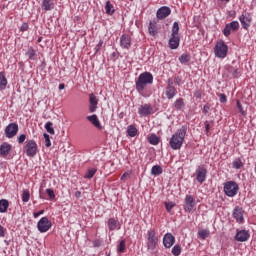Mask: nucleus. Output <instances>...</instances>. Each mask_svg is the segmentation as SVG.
<instances>
[{
    "mask_svg": "<svg viewBox=\"0 0 256 256\" xmlns=\"http://www.w3.org/2000/svg\"><path fill=\"white\" fill-rule=\"evenodd\" d=\"M163 245L165 249H171L175 245V236L171 233H166L163 237Z\"/></svg>",
    "mask_w": 256,
    "mask_h": 256,
    "instance_id": "9b49d317",
    "label": "nucleus"
},
{
    "mask_svg": "<svg viewBox=\"0 0 256 256\" xmlns=\"http://www.w3.org/2000/svg\"><path fill=\"white\" fill-rule=\"evenodd\" d=\"M43 213H45V210H40L39 212H34L33 217L35 219H37V217H39L40 215H43Z\"/></svg>",
    "mask_w": 256,
    "mask_h": 256,
    "instance_id": "052dcab7",
    "label": "nucleus"
},
{
    "mask_svg": "<svg viewBox=\"0 0 256 256\" xmlns=\"http://www.w3.org/2000/svg\"><path fill=\"white\" fill-rule=\"evenodd\" d=\"M165 95L167 99L171 100L177 95V88L172 87V86H167L165 88Z\"/></svg>",
    "mask_w": 256,
    "mask_h": 256,
    "instance_id": "412c9836",
    "label": "nucleus"
},
{
    "mask_svg": "<svg viewBox=\"0 0 256 256\" xmlns=\"http://www.w3.org/2000/svg\"><path fill=\"white\" fill-rule=\"evenodd\" d=\"M209 234H210V232H209V230H207V229H202V230L198 231V235H199L203 240L207 239V237H209Z\"/></svg>",
    "mask_w": 256,
    "mask_h": 256,
    "instance_id": "79ce46f5",
    "label": "nucleus"
},
{
    "mask_svg": "<svg viewBox=\"0 0 256 256\" xmlns=\"http://www.w3.org/2000/svg\"><path fill=\"white\" fill-rule=\"evenodd\" d=\"M17 133H19V125L17 123H10L6 126L5 135L7 139H13Z\"/></svg>",
    "mask_w": 256,
    "mask_h": 256,
    "instance_id": "0eeeda50",
    "label": "nucleus"
},
{
    "mask_svg": "<svg viewBox=\"0 0 256 256\" xmlns=\"http://www.w3.org/2000/svg\"><path fill=\"white\" fill-rule=\"evenodd\" d=\"M29 199H31V193H29V190H23L22 191L23 203H29Z\"/></svg>",
    "mask_w": 256,
    "mask_h": 256,
    "instance_id": "c9c22d12",
    "label": "nucleus"
},
{
    "mask_svg": "<svg viewBox=\"0 0 256 256\" xmlns=\"http://www.w3.org/2000/svg\"><path fill=\"white\" fill-rule=\"evenodd\" d=\"M249 232L246 231V230H240L236 233L235 235V240L236 241H239L240 243H243L245 241H248L249 240Z\"/></svg>",
    "mask_w": 256,
    "mask_h": 256,
    "instance_id": "a211bd4d",
    "label": "nucleus"
},
{
    "mask_svg": "<svg viewBox=\"0 0 256 256\" xmlns=\"http://www.w3.org/2000/svg\"><path fill=\"white\" fill-rule=\"evenodd\" d=\"M46 193L50 199H55V191H53V189L51 188L46 189Z\"/></svg>",
    "mask_w": 256,
    "mask_h": 256,
    "instance_id": "a18cd8bd",
    "label": "nucleus"
},
{
    "mask_svg": "<svg viewBox=\"0 0 256 256\" xmlns=\"http://www.w3.org/2000/svg\"><path fill=\"white\" fill-rule=\"evenodd\" d=\"M228 25H229V27L232 31H237L239 29V22L238 21H232Z\"/></svg>",
    "mask_w": 256,
    "mask_h": 256,
    "instance_id": "37998d69",
    "label": "nucleus"
},
{
    "mask_svg": "<svg viewBox=\"0 0 256 256\" xmlns=\"http://www.w3.org/2000/svg\"><path fill=\"white\" fill-rule=\"evenodd\" d=\"M10 151H11V144L7 142L2 143V145L0 146V155H2V157H7Z\"/></svg>",
    "mask_w": 256,
    "mask_h": 256,
    "instance_id": "4be33fe9",
    "label": "nucleus"
},
{
    "mask_svg": "<svg viewBox=\"0 0 256 256\" xmlns=\"http://www.w3.org/2000/svg\"><path fill=\"white\" fill-rule=\"evenodd\" d=\"M40 233H47L51 229V221L47 217H42L37 223Z\"/></svg>",
    "mask_w": 256,
    "mask_h": 256,
    "instance_id": "6e6552de",
    "label": "nucleus"
},
{
    "mask_svg": "<svg viewBox=\"0 0 256 256\" xmlns=\"http://www.w3.org/2000/svg\"><path fill=\"white\" fill-rule=\"evenodd\" d=\"M25 139H27V136L25 134H21L18 138L17 141L18 143L21 145L23 143H25Z\"/></svg>",
    "mask_w": 256,
    "mask_h": 256,
    "instance_id": "3c124183",
    "label": "nucleus"
},
{
    "mask_svg": "<svg viewBox=\"0 0 256 256\" xmlns=\"http://www.w3.org/2000/svg\"><path fill=\"white\" fill-rule=\"evenodd\" d=\"M27 29H29V24L23 23L20 28V31L25 32V31H27Z\"/></svg>",
    "mask_w": 256,
    "mask_h": 256,
    "instance_id": "bf43d9fd",
    "label": "nucleus"
},
{
    "mask_svg": "<svg viewBox=\"0 0 256 256\" xmlns=\"http://www.w3.org/2000/svg\"><path fill=\"white\" fill-rule=\"evenodd\" d=\"M231 31V26H229V24H226L223 30V34L225 35V37H229L231 35Z\"/></svg>",
    "mask_w": 256,
    "mask_h": 256,
    "instance_id": "c03bdc74",
    "label": "nucleus"
},
{
    "mask_svg": "<svg viewBox=\"0 0 256 256\" xmlns=\"http://www.w3.org/2000/svg\"><path fill=\"white\" fill-rule=\"evenodd\" d=\"M148 141L150 143V145H159V137L155 134H152L149 138Z\"/></svg>",
    "mask_w": 256,
    "mask_h": 256,
    "instance_id": "f704fd0d",
    "label": "nucleus"
},
{
    "mask_svg": "<svg viewBox=\"0 0 256 256\" xmlns=\"http://www.w3.org/2000/svg\"><path fill=\"white\" fill-rule=\"evenodd\" d=\"M147 85H153V74L151 72H143L139 75L136 81V90L138 93H143Z\"/></svg>",
    "mask_w": 256,
    "mask_h": 256,
    "instance_id": "f03ea898",
    "label": "nucleus"
},
{
    "mask_svg": "<svg viewBox=\"0 0 256 256\" xmlns=\"http://www.w3.org/2000/svg\"><path fill=\"white\" fill-rule=\"evenodd\" d=\"M206 179H207V169L199 166L196 169V181H198V183H205Z\"/></svg>",
    "mask_w": 256,
    "mask_h": 256,
    "instance_id": "ddd939ff",
    "label": "nucleus"
},
{
    "mask_svg": "<svg viewBox=\"0 0 256 256\" xmlns=\"http://www.w3.org/2000/svg\"><path fill=\"white\" fill-rule=\"evenodd\" d=\"M219 101L220 103H227V95L225 94H219Z\"/></svg>",
    "mask_w": 256,
    "mask_h": 256,
    "instance_id": "603ef678",
    "label": "nucleus"
},
{
    "mask_svg": "<svg viewBox=\"0 0 256 256\" xmlns=\"http://www.w3.org/2000/svg\"><path fill=\"white\" fill-rule=\"evenodd\" d=\"M163 173V168L160 165H154L151 169V175L155 177L161 175Z\"/></svg>",
    "mask_w": 256,
    "mask_h": 256,
    "instance_id": "cd10ccee",
    "label": "nucleus"
},
{
    "mask_svg": "<svg viewBox=\"0 0 256 256\" xmlns=\"http://www.w3.org/2000/svg\"><path fill=\"white\" fill-rule=\"evenodd\" d=\"M44 139H45V145H46L47 147H51V140H50V138H49V134L44 133Z\"/></svg>",
    "mask_w": 256,
    "mask_h": 256,
    "instance_id": "09e8293b",
    "label": "nucleus"
},
{
    "mask_svg": "<svg viewBox=\"0 0 256 256\" xmlns=\"http://www.w3.org/2000/svg\"><path fill=\"white\" fill-rule=\"evenodd\" d=\"M119 253H123L125 251V240H122L118 246Z\"/></svg>",
    "mask_w": 256,
    "mask_h": 256,
    "instance_id": "8fccbe9b",
    "label": "nucleus"
},
{
    "mask_svg": "<svg viewBox=\"0 0 256 256\" xmlns=\"http://www.w3.org/2000/svg\"><path fill=\"white\" fill-rule=\"evenodd\" d=\"M95 173H97L96 168H88L84 177H85V179H93V177L95 176Z\"/></svg>",
    "mask_w": 256,
    "mask_h": 256,
    "instance_id": "72a5a7b5",
    "label": "nucleus"
},
{
    "mask_svg": "<svg viewBox=\"0 0 256 256\" xmlns=\"http://www.w3.org/2000/svg\"><path fill=\"white\" fill-rule=\"evenodd\" d=\"M105 12L107 15H113V13H115V8L113 7V4H111V1L106 2Z\"/></svg>",
    "mask_w": 256,
    "mask_h": 256,
    "instance_id": "2f4dec72",
    "label": "nucleus"
},
{
    "mask_svg": "<svg viewBox=\"0 0 256 256\" xmlns=\"http://www.w3.org/2000/svg\"><path fill=\"white\" fill-rule=\"evenodd\" d=\"M139 115H142V117H147V115H151L153 113V107L149 104L141 105L138 109Z\"/></svg>",
    "mask_w": 256,
    "mask_h": 256,
    "instance_id": "f3484780",
    "label": "nucleus"
},
{
    "mask_svg": "<svg viewBox=\"0 0 256 256\" xmlns=\"http://www.w3.org/2000/svg\"><path fill=\"white\" fill-rule=\"evenodd\" d=\"M185 135H187V125H183L172 135L169 142L171 149L174 151L181 149L183 141H185Z\"/></svg>",
    "mask_w": 256,
    "mask_h": 256,
    "instance_id": "f257e3e1",
    "label": "nucleus"
},
{
    "mask_svg": "<svg viewBox=\"0 0 256 256\" xmlns=\"http://www.w3.org/2000/svg\"><path fill=\"white\" fill-rule=\"evenodd\" d=\"M42 9L44 11H52V9H55V2L53 0H43Z\"/></svg>",
    "mask_w": 256,
    "mask_h": 256,
    "instance_id": "b1692460",
    "label": "nucleus"
},
{
    "mask_svg": "<svg viewBox=\"0 0 256 256\" xmlns=\"http://www.w3.org/2000/svg\"><path fill=\"white\" fill-rule=\"evenodd\" d=\"M195 207V198L192 195H186L184 209L187 213H191Z\"/></svg>",
    "mask_w": 256,
    "mask_h": 256,
    "instance_id": "1a4fd4ad",
    "label": "nucleus"
},
{
    "mask_svg": "<svg viewBox=\"0 0 256 256\" xmlns=\"http://www.w3.org/2000/svg\"><path fill=\"white\" fill-rule=\"evenodd\" d=\"M204 125H205L206 133H209V131L211 129V124L209 123V121H205Z\"/></svg>",
    "mask_w": 256,
    "mask_h": 256,
    "instance_id": "13d9d810",
    "label": "nucleus"
},
{
    "mask_svg": "<svg viewBox=\"0 0 256 256\" xmlns=\"http://www.w3.org/2000/svg\"><path fill=\"white\" fill-rule=\"evenodd\" d=\"M209 109H211V107L209 105H204L203 106V113H204V115H207V113H209Z\"/></svg>",
    "mask_w": 256,
    "mask_h": 256,
    "instance_id": "680f3d73",
    "label": "nucleus"
},
{
    "mask_svg": "<svg viewBox=\"0 0 256 256\" xmlns=\"http://www.w3.org/2000/svg\"><path fill=\"white\" fill-rule=\"evenodd\" d=\"M148 32L149 35H151L152 37H157V35L159 34V25H157V22L155 20H151L149 22Z\"/></svg>",
    "mask_w": 256,
    "mask_h": 256,
    "instance_id": "2eb2a0df",
    "label": "nucleus"
},
{
    "mask_svg": "<svg viewBox=\"0 0 256 256\" xmlns=\"http://www.w3.org/2000/svg\"><path fill=\"white\" fill-rule=\"evenodd\" d=\"M180 41H181V38H179V36L171 35L168 42L170 49H178Z\"/></svg>",
    "mask_w": 256,
    "mask_h": 256,
    "instance_id": "aec40b11",
    "label": "nucleus"
},
{
    "mask_svg": "<svg viewBox=\"0 0 256 256\" xmlns=\"http://www.w3.org/2000/svg\"><path fill=\"white\" fill-rule=\"evenodd\" d=\"M179 61H180V63H182V65H187V63H189V61H191V55H189V54H182L179 57Z\"/></svg>",
    "mask_w": 256,
    "mask_h": 256,
    "instance_id": "473e14b6",
    "label": "nucleus"
},
{
    "mask_svg": "<svg viewBox=\"0 0 256 256\" xmlns=\"http://www.w3.org/2000/svg\"><path fill=\"white\" fill-rule=\"evenodd\" d=\"M45 129L50 135H55V129H53V122H47L45 124Z\"/></svg>",
    "mask_w": 256,
    "mask_h": 256,
    "instance_id": "4c0bfd02",
    "label": "nucleus"
},
{
    "mask_svg": "<svg viewBox=\"0 0 256 256\" xmlns=\"http://www.w3.org/2000/svg\"><path fill=\"white\" fill-rule=\"evenodd\" d=\"M165 207L168 213H171V210L175 207V204L172 202H165Z\"/></svg>",
    "mask_w": 256,
    "mask_h": 256,
    "instance_id": "49530a36",
    "label": "nucleus"
},
{
    "mask_svg": "<svg viewBox=\"0 0 256 256\" xmlns=\"http://www.w3.org/2000/svg\"><path fill=\"white\" fill-rule=\"evenodd\" d=\"M243 213V208L239 206L234 208L232 215L236 219L237 223H243V221H245V219L243 218Z\"/></svg>",
    "mask_w": 256,
    "mask_h": 256,
    "instance_id": "6ab92c4d",
    "label": "nucleus"
},
{
    "mask_svg": "<svg viewBox=\"0 0 256 256\" xmlns=\"http://www.w3.org/2000/svg\"><path fill=\"white\" fill-rule=\"evenodd\" d=\"M89 103L90 113H95L97 111V105H99V99H97V96H95V94L89 95Z\"/></svg>",
    "mask_w": 256,
    "mask_h": 256,
    "instance_id": "4468645a",
    "label": "nucleus"
},
{
    "mask_svg": "<svg viewBox=\"0 0 256 256\" xmlns=\"http://www.w3.org/2000/svg\"><path fill=\"white\" fill-rule=\"evenodd\" d=\"M251 14L244 13L239 17V21L243 27V29H249L251 27V21H252Z\"/></svg>",
    "mask_w": 256,
    "mask_h": 256,
    "instance_id": "9d476101",
    "label": "nucleus"
},
{
    "mask_svg": "<svg viewBox=\"0 0 256 256\" xmlns=\"http://www.w3.org/2000/svg\"><path fill=\"white\" fill-rule=\"evenodd\" d=\"M146 239H147V242H146L147 251H155L159 243V237H157V234L153 229L147 231Z\"/></svg>",
    "mask_w": 256,
    "mask_h": 256,
    "instance_id": "7ed1b4c3",
    "label": "nucleus"
},
{
    "mask_svg": "<svg viewBox=\"0 0 256 256\" xmlns=\"http://www.w3.org/2000/svg\"><path fill=\"white\" fill-rule=\"evenodd\" d=\"M120 47H122V49H131V36L123 34L120 37Z\"/></svg>",
    "mask_w": 256,
    "mask_h": 256,
    "instance_id": "dca6fc26",
    "label": "nucleus"
},
{
    "mask_svg": "<svg viewBox=\"0 0 256 256\" xmlns=\"http://www.w3.org/2000/svg\"><path fill=\"white\" fill-rule=\"evenodd\" d=\"M218 1H221V3H229V1L231 0H218Z\"/></svg>",
    "mask_w": 256,
    "mask_h": 256,
    "instance_id": "338daca9",
    "label": "nucleus"
},
{
    "mask_svg": "<svg viewBox=\"0 0 256 256\" xmlns=\"http://www.w3.org/2000/svg\"><path fill=\"white\" fill-rule=\"evenodd\" d=\"M171 15V8L162 6L156 12L157 19H167Z\"/></svg>",
    "mask_w": 256,
    "mask_h": 256,
    "instance_id": "f8f14e48",
    "label": "nucleus"
},
{
    "mask_svg": "<svg viewBox=\"0 0 256 256\" xmlns=\"http://www.w3.org/2000/svg\"><path fill=\"white\" fill-rule=\"evenodd\" d=\"M195 97H197L199 99V97H201V94L200 93H196Z\"/></svg>",
    "mask_w": 256,
    "mask_h": 256,
    "instance_id": "774afa93",
    "label": "nucleus"
},
{
    "mask_svg": "<svg viewBox=\"0 0 256 256\" xmlns=\"http://www.w3.org/2000/svg\"><path fill=\"white\" fill-rule=\"evenodd\" d=\"M25 150L27 157H35L39 151L37 142H35V140H27L25 144Z\"/></svg>",
    "mask_w": 256,
    "mask_h": 256,
    "instance_id": "423d86ee",
    "label": "nucleus"
},
{
    "mask_svg": "<svg viewBox=\"0 0 256 256\" xmlns=\"http://www.w3.org/2000/svg\"><path fill=\"white\" fill-rule=\"evenodd\" d=\"M75 197H76L77 199H80V197H81V191H76Z\"/></svg>",
    "mask_w": 256,
    "mask_h": 256,
    "instance_id": "0e129e2a",
    "label": "nucleus"
},
{
    "mask_svg": "<svg viewBox=\"0 0 256 256\" xmlns=\"http://www.w3.org/2000/svg\"><path fill=\"white\" fill-rule=\"evenodd\" d=\"M7 209H9V201L5 199L0 200V213H7Z\"/></svg>",
    "mask_w": 256,
    "mask_h": 256,
    "instance_id": "c85d7f7f",
    "label": "nucleus"
},
{
    "mask_svg": "<svg viewBox=\"0 0 256 256\" xmlns=\"http://www.w3.org/2000/svg\"><path fill=\"white\" fill-rule=\"evenodd\" d=\"M239 192V185L235 181H228L224 184V193L227 197H235Z\"/></svg>",
    "mask_w": 256,
    "mask_h": 256,
    "instance_id": "39448f33",
    "label": "nucleus"
},
{
    "mask_svg": "<svg viewBox=\"0 0 256 256\" xmlns=\"http://www.w3.org/2000/svg\"><path fill=\"white\" fill-rule=\"evenodd\" d=\"M102 47H103V40H99L98 44L94 48L95 53H99Z\"/></svg>",
    "mask_w": 256,
    "mask_h": 256,
    "instance_id": "de8ad7c7",
    "label": "nucleus"
},
{
    "mask_svg": "<svg viewBox=\"0 0 256 256\" xmlns=\"http://www.w3.org/2000/svg\"><path fill=\"white\" fill-rule=\"evenodd\" d=\"M229 52V46L225 44L223 40H220L216 43L214 47V55L218 57V59H225L227 57V53Z\"/></svg>",
    "mask_w": 256,
    "mask_h": 256,
    "instance_id": "20e7f679",
    "label": "nucleus"
},
{
    "mask_svg": "<svg viewBox=\"0 0 256 256\" xmlns=\"http://www.w3.org/2000/svg\"><path fill=\"white\" fill-rule=\"evenodd\" d=\"M87 120L96 127V129H102L101 122L99 121V118L97 115L93 114L91 116H87Z\"/></svg>",
    "mask_w": 256,
    "mask_h": 256,
    "instance_id": "5701e85b",
    "label": "nucleus"
},
{
    "mask_svg": "<svg viewBox=\"0 0 256 256\" xmlns=\"http://www.w3.org/2000/svg\"><path fill=\"white\" fill-rule=\"evenodd\" d=\"M174 83H175V80H173V78H169L167 80V87H175V86H173Z\"/></svg>",
    "mask_w": 256,
    "mask_h": 256,
    "instance_id": "4d7b16f0",
    "label": "nucleus"
},
{
    "mask_svg": "<svg viewBox=\"0 0 256 256\" xmlns=\"http://www.w3.org/2000/svg\"><path fill=\"white\" fill-rule=\"evenodd\" d=\"M107 225L109 231H115L116 229H120L119 221L115 220V218H109Z\"/></svg>",
    "mask_w": 256,
    "mask_h": 256,
    "instance_id": "393cba45",
    "label": "nucleus"
},
{
    "mask_svg": "<svg viewBox=\"0 0 256 256\" xmlns=\"http://www.w3.org/2000/svg\"><path fill=\"white\" fill-rule=\"evenodd\" d=\"M58 88L60 89V91L65 89V84L64 83L59 84Z\"/></svg>",
    "mask_w": 256,
    "mask_h": 256,
    "instance_id": "69168bd1",
    "label": "nucleus"
},
{
    "mask_svg": "<svg viewBox=\"0 0 256 256\" xmlns=\"http://www.w3.org/2000/svg\"><path fill=\"white\" fill-rule=\"evenodd\" d=\"M181 251H182L181 245L176 244L172 248V255L179 256L181 255Z\"/></svg>",
    "mask_w": 256,
    "mask_h": 256,
    "instance_id": "58836bf2",
    "label": "nucleus"
},
{
    "mask_svg": "<svg viewBox=\"0 0 256 256\" xmlns=\"http://www.w3.org/2000/svg\"><path fill=\"white\" fill-rule=\"evenodd\" d=\"M233 169H241L243 168V162L241 161V158H237L232 162Z\"/></svg>",
    "mask_w": 256,
    "mask_h": 256,
    "instance_id": "e433bc0d",
    "label": "nucleus"
},
{
    "mask_svg": "<svg viewBox=\"0 0 256 256\" xmlns=\"http://www.w3.org/2000/svg\"><path fill=\"white\" fill-rule=\"evenodd\" d=\"M0 237H5V228L0 225Z\"/></svg>",
    "mask_w": 256,
    "mask_h": 256,
    "instance_id": "e2e57ef3",
    "label": "nucleus"
},
{
    "mask_svg": "<svg viewBox=\"0 0 256 256\" xmlns=\"http://www.w3.org/2000/svg\"><path fill=\"white\" fill-rule=\"evenodd\" d=\"M138 133L137 128L134 125H129L127 128V135L129 137H136Z\"/></svg>",
    "mask_w": 256,
    "mask_h": 256,
    "instance_id": "c756f323",
    "label": "nucleus"
},
{
    "mask_svg": "<svg viewBox=\"0 0 256 256\" xmlns=\"http://www.w3.org/2000/svg\"><path fill=\"white\" fill-rule=\"evenodd\" d=\"M7 89V77L5 72H0V91Z\"/></svg>",
    "mask_w": 256,
    "mask_h": 256,
    "instance_id": "a878e982",
    "label": "nucleus"
},
{
    "mask_svg": "<svg viewBox=\"0 0 256 256\" xmlns=\"http://www.w3.org/2000/svg\"><path fill=\"white\" fill-rule=\"evenodd\" d=\"M26 56L31 61H35L37 59V52L35 51V49L29 48L28 51L26 52Z\"/></svg>",
    "mask_w": 256,
    "mask_h": 256,
    "instance_id": "7c9ffc66",
    "label": "nucleus"
},
{
    "mask_svg": "<svg viewBox=\"0 0 256 256\" xmlns=\"http://www.w3.org/2000/svg\"><path fill=\"white\" fill-rule=\"evenodd\" d=\"M229 73H231L232 77H234V79H237V77H239V68H235L233 66H231L229 68Z\"/></svg>",
    "mask_w": 256,
    "mask_h": 256,
    "instance_id": "a19ab883",
    "label": "nucleus"
},
{
    "mask_svg": "<svg viewBox=\"0 0 256 256\" xmlns=\"http://www.w3.org/2000/svg\"><path fill=\"white\" fill-rule=\"evenodd\" d=\"M171 35L179 37V22H174Z\"/></svg>",
    "mask_w": 256,
    "mask_h": 256,
    "instance_id": "ea45409f",
    "label": "nucleus"
},
{
    "mask_svg": "<svg viewBox=\"0 0 256 256\" xmlns=\"http://www.w3.org/2000/svg\"><path fill=\"white\" fill-rule=\"evenodd\" d=\"M237 108L239 109L241 115H245V110H243V105H241V102L239 100H237Z\"/></svg>",
    "mask_w": 256,
    "mask_h": 256,
    "instance_id": "864d4df0",
    "label": "nucleus"
},
{
    "mask_svg": "<svg viewBox=\"0 0 256 256\" xmlns=\"http://www.w3.org/2000/svg\"><path fill=\"white\" fill-rule=\"evenodd\" d=\"M182 82H183V79L180 76H177L174 78V83H176V85H178V87L181 86Z\"/></svg>",
    "mask_w": 256,
    "mask_h": 256,
    "instance_id": "5fc2aeb1",
    "label": "nucleus"
},
{
    "mask_svg": "<svg viewBox=\"0 0 256 256\" xmlns=\"http://www.w3.org/2000/svg\"><path fill=\"white\" fill-rule=\"evenodd\" d=\"M174 108L176 109V111H181V109H185V100H183V98H178L174 102Z\"/></svg>",
    "mask_w": 256,
    "mask_h": 256,
    "instance_id": "bb28decb",
    "label": "nucleus"
},
{
    "mask_svg": "<svg viewBox=\"0 0 256 256\" xmlns=\"http://www.w3.org/2000/svg\"><path fill=\"white\" fill-rule=\"evenodd\" d=\"M130 176H131V172H125V173L121 176V181H127V179H129Z\"/></svg>",
    "mask_w": 256,
    "mask_h": 256,
    "instance_id": "6e6d98bb",
    "label": "nucleus"
}]
</instances>
